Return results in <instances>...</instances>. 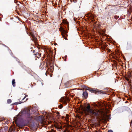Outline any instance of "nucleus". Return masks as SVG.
I'll return each mask as SVG.
<instances>
[{"instance_id":"1","label":"nucleus","mask_w":132,"mask_h":132,"mask_svg":"<svg viewBox=\"0 0 132 132\" xmlns=\"http://www.w3.org/2000/svg\"><path fill=\"white\" fill-rule=\"evenodd\" d=\"M30 108L29 107L25 108L24 110H21L17 116V119H21L23 118H26L28 122H29L32 120L33 118L30 114Z\"/></svg>"},{"instance_id":"2","label":"nucleus","mask_w":132,"mask_h":132,"mask_svg":"<svg viewBox=\"0 0 132 132\" xmlns=\"http://www.w3.org/2000/svg\"><path fill=\"white\" fill-rule=\"evenodd\" d=\"M82 111L86 114L90 115L93 118L99 116V111L97 110H93L91 108L90 104H88L87 106L81 107Z\"/></svg>"},{"instance_id":"3","label":"nucleus","mask_w":132,"mask_h":132,"mask_svg":"<svg viewBox=\"0 0 132 132\" xmlns=\"http://www.w3.org/2000/svg\"><path fill=\"white\" fill-rule=\"evenodd\" d=\"M83 88H84L86 90H88L89 91L91 92H92L94 93L95 92H100V94H105L106 93L104 91L95 88L91 89L89 87H87L85 85L83 86Z\"/></svg>"},{"instance_id":"4","label":"nucleus","mask_w":132,"mask_h":132,"mask_svg":"<svg viewBox=\"0 0 132 132\" xmlns=\"http://www.w3.org/2000/svg\"><path fill=\"white\" fill-rule=\"evenodd\" d=\"M61 30L60 31L61 32L62 35L65 39H67V31L64 28L61 27Z\"/></svg>"},{"instance_id":"5","label":"nucleus","mask_w":132,"mask_h":132,"mask_svg":"<svg viewBox=\"0 0 132 132\" xmlns=\"http://www.w3.org/2000/svg\"><path fill=\"white\" fill-rule=\"evenodd\" d=\"M30 36H31L32 38V39H31V40H32L33 41H36L37 40V39L35 36L31 33H30Z\"/></svg>"},{"instance_id":"6","label":"nucleus","mask_w":132,"mask_h":132,"mask_svg":"<svg viewBox=\"0 0 132 132\" xmlns=\"http://www.w3.org/2000/svg\"><path fill=\"white\" fill-rule=\"evenodd\" d=\"M82 95L85 98H87L88 95L87 92L86 91L83 92Z\"/></svg>"},{"instance_id":"7","label":"nucleus","mask_w":132,"mask_h":132,"mask_svg":"<svg viewBox=\"0 0 132 132\" xmlns=\"http://www.w3.org/2000/svg\"><path fill=\"white\" fill-rule=\"evenodd\" d=\"M26 101H24V102L23 101H20L19 102H15L13 104H12V105H17L18 104H19L22 103H23L24 102H25Z\"/></svg>"},{"instance_id":"8","label":"nucleus","mask_w":132,"mask_h":132,"mask_svg":"<svg viewBox=\"0 0 132 132\" xmlns=\"http://www.w3.org/2000/svg\"><path fill=\"white\" fill-rule=\"evenodd\" d=\"M110 119V116L108 115H106V117H104V120H109V119Z\"/></svg>"},{"instance_id":"9","label":"nucleus","mask_w":132,"mask_h":132,"mask_svg":"<svg viewBox=\"0 0 132 132\" xmlns=\"http://www.w3.org/2000/svg\"><path fill=\"white\" fill-rule=\"evenodd\" d=\"M64 23L65 24L67 25L68 26H69V23L68 21H65L64 22Z\"/></svg>"},{"instance_id":"10","label":"nucleus","mask_w":132,"mask_h":132,"mask_svg":"<svg viewBox=\"0 0 132 132\" xmlns=\"http://www.w3.org/2000/svg\"><path fill=\"white\" fill-rule=\"evenodd\" d=\"M15 79H13L12 80V84L13 85V86L14 87L15 86Z\"/></svg>"},{"instance_id":"11","label":"nucleus","mask_w":132,"mask_h":132,"mask_svg":"<svg viewBox=\"0 0 132 132\" xmlns=\"http://www.w3.org/2000/svg\"><path fill=\"white\" fill-rule=\"evenodd\" d=\"M11 100L10 99H8L7 101V102L8 103H11Z\"/></svg>"},{"instance_id":"12","label":"nucleus","mask_w":132,"mask_h":132,"mask_svg":"<svg viewBox=\"0 0 132 132\" xmlns=\"http://www.w3.org/2000/svg\"><path fill=\"white\" fill-rule=\"evenodd\" d=\"M8 132H14V131L12 129H10Z\"/></svg>"},{"instance_id":"13","label":"nucleus","mask_w":132,"mask_h":132,"mask_svg":"<svg viewBox=\"0 0 132 132\" xmlns=\"http://www.w3.org/2000/svg\"><path fill=\"white\" fill-rule=\"evenodd\" d=\"M59 107L60 108H62L63 107V105H60L59 106Z\"/></svg>"},{"instance_id":"14","label":"nucleus","mask_w":132,"mask_h":132,"mask_svg":"<svg viewBox=\"0 0 132 132\" xmlns=\"http://www.w3.org/2000/svg\"><path fill=\"white\" fill-rule=\"evenodd\" d=\"M108 132H113V130H109L108 131Z\"/></svg>"},{"instance_id":"15","label":"nucleus","mask_w":132,"mask_h":132,"mask_svg":"<svg viewBox=\"0 0 132 132\" xmlns=\"http://www.w3.org/2000/svg\"><path fill=\"white\" fill-rule=\"evenodd\" d=\"M73 2L74 3H76L77 2V0H73Z\"/></svg>"},{"instance_id":"16","label":"nucleus","mask_w":132,"mask_h":132,"mask_svg":"<svg viewBox=\"0 0 132 132\" xmlns=\"http://www.w3.org/2000/svg\"><path fill=\"white\" fill-rule=\"evenodd\" d=\"M26 96H25L22 99V101H23V100H24L25 98H26Z\"/></svg>"},{"instance_id":"17","label":"nucleus","mask_w":132,"mask_h":132,"mask_svg":"<svg viewBox=\"0 0 132 132\" xmlns=\"http://www.w3.org/2000/svg\"><path fill=\"white\" fill-rule=\"evenodd\" d=\"M38 55V54L37 53H36V54H35V56H37V55ZM38 55H39V54H38Z\"/></svg>"},{"instance_id":"18","label":"nucleus","mask_w":132,"mask_h":132,"mask_svg":"<svg viewBox=\"0 0 132 132\" xmlns=\"http://www.w3.org/2000/svg\"><path fill=\"white\" fill-rule=\"evenodd\" d=\"M64 103L65 104H67V103L66 102H64Z\"/></svg>"},{"instance_id":"19","label":"nucleus","mask_w":132,"mask_h":132,"mask_svg":"<svg viewBox=\"0 0 132 132\" xmlns=\"http://www.w3.org/2000/svg\"><path fill=\"white\" fill-rule=\"evenodd\" d=\"M35 51L34 50H33V53H35Z\"/></svg>"},{"instance_id":"20","label":"nucleus","mask_w":132,"mask_h":132,"mask_svg":"<svg viewBox=\"0 0 132 132\" xmlns=\"http://www.w3.org/2000/svg\"><path fill=\"white\" fill-rule=\"evenodd\" d=\"M67 120V121H68V118L66 120Z\"/></svg>"},{"instance_id":"21","label":"nucleus","mask_w":132,"mask_h":132,"mask_svg":"<svg viewBox=\"0 0 132 132\" xmlns=\"http://www.w3.org/2000/svg\"><path fill=\"white\" fill-rule=\"evenodd\" d=\"M54 44L55 45H57V44L56 43H54Z\"/></svg>"},{"instance_id":"22","label":"nucleus","mask_w":132,"mask_h":132,"mask_svg":"<svg viewBox=\"0 0 132 132\" xmlns=\"http://www.w3.org/2000/svg\"><path fill=\"white\" fill-rule=\"evenodd\" d=\"M67 57V55H66V56H65V58H66Z\"/></svg>"},{"instance_id":"23","label":"nucleus","mask_w":132,"mask_h":132,"mask_svg":"<svg viewBox=\"0 0 132 132\" xmlns=\"http://www.w3.org/2000/svg\"><path fill=\"white\" fill-rule=\"evenodd\" d=\"M42 84L43 85V83H42Z\"/></svg>"},{"instance_id":"24","label":"nucleus","mask_w":132,"mask_h":132,"mask_svg":"<svg viewBox=\"0 0 132 132\" xmlns=\"http://www.w3.org/2000/svg\"><path fill=\"white\" fill-rule=\"evenodd\" d=\"M68 82H67V83H65V84H68Z\"/></svg>"},{"instance_id":"25","label":"nucleus","mask_w":132,"mask_h":132,"mask_svg":"<svg viewBox=\"0 0 132 132\" xmlns=\"http://www.w3.org/2000/svg\"><path fill=\"white\" fill-rule=\"evenodd\" d=\"M46 76H47V74H46Z\"/></svg>"},{"instance_id":"26","label":"nucleus","mask_w":132,"mask_h":132,"mask_svg":"<svg viewBox=\"0 0 132 132\" xmlns=\"http://www.w3.org/2000/svg\"><path fill=\"white\" fill-rule=\"evenodd\" d=\"M27 99H26V101H27Z\"/></svg>"},{"instance_id":"27","label":"nucleus","mask_w":132,"mask_h":132,"mask_svg":"<svg viewBox=\"0 0 132 132\" xmlns=\"http://www.w3.org/2000/svg\"><path fill=\"white\" fill-rule=\"evenodd\" d=\"M14 2L15 3H16V2H15V1H14Z\"/></svg>"},{"instance_id":"28","label":"nucleus","mask_w":132,"mask_h":132,"mask_svg":"<svg viewBox=\"0 0 132 132\" xmlns=\"http://www.w3.org/2000/svg\"><path fill=\"white\" fill-rule=\"evenodd\" d=\"M64 60H65V61H66V59H65Z\"/></svg>"},{"instance_id":"29","label":"nucleus","mask_w":132,"mask_h":132,"mask_svg":"<svg viewBox=\"0 0 132 132\" xmlns=\"http://www.w3.org/2000/svg\"><path fill=\"white\" fill-rule=\"evenodd\" d=\"M50 76H51V77H52V76H51V75H50Z\"/></svg>"},{"instance_id":"30","label":"nucleus","mask_w":132,"mask_h":132,"mask_svg":"<svg viewBox=\"0 0 132 132\" xmlns=\"http://www.w3.org/2000/svg\"><path fill=\"white\" fill-rule=\"evenodd\" d=\"M21 126H23V125H21Z\"/></svg>"}]
</instances>
